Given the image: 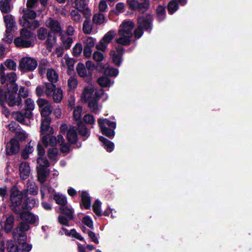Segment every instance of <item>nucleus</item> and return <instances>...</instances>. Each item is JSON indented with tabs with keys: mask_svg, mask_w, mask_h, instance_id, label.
<instances>
[{
	"mask_svg": "<svg viewBox=\"0 0 252 252\" xmlns=\"http://www.w3.org/2000/svg\"><path fill=\"white\" fill-rule=\"evenodd\" d=\"M10 200L12 210L16 213H20L23 210H30L36 205V200L28 197L23 191L17 187H13L10 190Z\"/></svg>",
	"mask_w": 252,
	"mask_h": 252,
	"instance_id": "f257e3e1",
	"label": "nucleus"
},
{
	"mask_svg": "<svg viewBox=\"0 0 252 252\" xmlns=\"http://www.w3.org/2000/svg\"><path fill=\"white\" fill-rule=\"evenodd\" d=\"M50 120L45 118L41 122V133L45 134L42 137V141L45 146L50 145L54 146L58 143H62L64 141V138L62 135H59L57 137L52 135L54 133V129L50 126Z\"/></svg>",
	"mask_w": 252,
	"mask_h": 252,
	"instance_id": "f03ea898",
	"label": "nucleus"
},
{
	"mask_svg": "<svg viewBox=\"0 0 252 252\" xmlns=\"http://www.w3.org/2000/svg\"><path fill=\"white\" fill-rule=\"evenodd\" d=\"M134 24L129 20H126L120 25L118 31V36L116 39V42L124 46L129 44L132 36V31Z\"/></svg>",
	"mask_w": 252,
	"mask_h": 252,
	"instance_id": "7ed1b4c3",
	"label": "nucleus"
},
{
	"mask_svg": "<svg viewBox=\"0 0 252 252\" xmlns=\"http://www.w3.org/2000/svg\"><path fill=\"white\" fill-rule=\"evenodd\" d=\"M17 91H14L13 89L8 87L7 92L5 94L1 88H0V103L1 105L4 107V100L9 106L15 105L19 106L21 104V99L17 93Z\"/></svg>",
	"mask_w": 252,
	"mask_h": 252,
	"instance_id": "20e7f679",
	"label": "nucleus"
},
{
	"mask_svg": "<svg viewBox=\"0 0 252 252\" xmlns=\"http://www.w3.org/2000/svg\"><path fill=\"white\" fill-rule=\"evenodd\" d=\"M35 36L33 33L26 29L20 31V36L14 39V43L17 47L29 48L34 45Z\"/></svg>",
	"mask_w": 252,
	"mask_h": 252,
	"instance_id": "39448f33",
	"label": "nucleus"
},
{
	"mask_svg": "<svg viewBox=\"0 0 252 252\" xmlns=\"http://www.w3.org/2000/svg\"><path fill=\"white\" fill-rule=\"evenodd\" d=\"M37 170L38 180L41 184L40 188L41 198L43 199L47 192L53 193L55 190L52 188L49 187L44 184V182L46 181V178L49 174V170L43 167H37Z\"/></svg>",
	"mask_w": 252,
	"mask_h": 252,
	"instance_id": "423d86ee",
	"label": "nucleus"
},
{
	"mask_svg": "<svg viewBox=\"0 0 252 252\" xmlns=\"http://www.w3.org/2000/svg\"><path fill=\"white\" fill-rule=\"evenodd\" d=\"M5 67L3 64L0 65V81L2 84L6 83L7 87L13 89L14 91H18V86L15 83L17 79L16 74L15 72L7 73L6 76L4 73Z\"/></svg>",
	"mask_w": 252,
	"mask_h": 252,
	"instance_id": "0eeeda50",
	"label": "nucleus"
},
{
	"mask_svg": "<svg viewBox=\"0 0 252 252\" xmlns=\"http://www.w3.org/2000/svg\"><path fill=\"white\" fill-rule=\"evenodd\" d=\"M152 16L151 15L140 17L138 19V27L134 32L135 37L137 38H140L143 34V29L151 32L152 30Z\"/></svg>",
	"mask_w": 252,
	"mask_h": 252,
	"instance_id": "6e6552de",
	"label": "nucleus"
},
{
	"mask_svg": "<svg viewBox=\"0 0 252 252\" xmlns=\"http://www.w3.org/2000/svg\"><path fill=\"white\" fill-rule=\"evenodd\" d=\"M36 16V13L32 10H28L20 20L21 25L26 28L35 29L39 26L37 21L33 20Z\"/></svg>",
	"mask_w": 252,
	"mask_h": 252,
	"instance_id": "1a4fd4ad",
	"label": "nucleus"
},
{
	"mask_svg": "<svg viewBox=\"0 0 252 252\" xmlns=\"http://www.w3.org/2000/svg\"><path fill=\"white\" fill-rule=\"evenodd\" d=\"M44 92L48 97H51L56 102H60L63 99V93L61 89L56 88L54 84L46 83Z\"/></svg>",
	"mask_w": 252,
	"mask_h": 252,
	"instance_id": "9d476101",
	"label": "nucleus"
},
{
	"mask_svg": "<svg viewBox=\"0 0 252 252\" xmlns=\"http://www.w3.org/2000/svg\"><path fill=\"white\" fill-rule=\"evenodd\" d=\"M97 121L102 133L110 138L113 137L115 134L114 130L106 127V126H108L110 127L115 128L116 126L115 122H111L107 119L102 118H99Z\"/></svg>",
	"mask_w": 252,
	"mask_h": 252,
	"instance_id": "9b49d317",
	"label": "nucleus"
},
{
	"mask_svg": "<svg viewBox=\"0 0 252 252\" xmlns=\"http://www.w3.org/2000/svg\"><path fill=\"white\" fill-rule=\"evenodd\" d=\"M37 65L36 61L34 59L29 57L22 58L19 62L20 69L25 72L34 70Z\"/></svg>",
	"mask_w": 252,
	"mask_h": 252,
	"instance_id": "f8f14e48",
	"label": "nucleus"
},
{
	"mask_svg": "<svg viewBox=\"0 0 252 252\" xmlns=\"http://www.w3.org/2000/svg\"><path fill=\"white\" fill-rule=\"evenodd\" d=\"M4 22L6 27L5 37L3 40L7 42L11 43L13 39V35L11 32L14 28L15 23L12 15H7L4 16Z\"/></svg>",
	"mask_w": 252,
	"mask_h": 252,
	"instance_id": "ddd939ff",
	"label": "nucleus"
},
{
	"mask_svg": "<svg viewBox=\"0 0 252 252\" xmlns=\"http://www.w3.org/2000/svg\"><path fill=\"white\" fill-rule=\"evenodd\" d=\"M116 32L114 31H110L107 32L103 36V38L96 45L97 49L104 51L107 47L108 44L114 38Z\"/></svg>",
	"mask_w": 252,
	"mask_h": 252,
	"instance_id": "4468645a",
	"label": "nucleus"
},
{
	"mask_svg": "<svg viewBox=\"0 0 252 252\" xmlns=\"http://www.w3.org/2000/svg\"><path fill=\"white\" fill-rule=\"evenodd\" d=\"M45 25L50 30V32L61 35L63 29L59 21L52 18H48L45 21Z\"/></svg>",
	"mask_w": 252,
	"mask_h": 252,
	"instance_id": "2eb2a0df",
	"label": "nucleus"
},
{
	"mask_svg": "<svg viewBox=\"0 0 252 252\" xmlns=\"http://www.w3.org/2000/svg\"><path fill=\"white\" fill-rule=\"evenodd\" d=\"M127 3L130 8L138 10L144 12L149 7V0H144V2H139L137 0H127Z\"/></svg>",
	"mask_w": 252,
	"mask_h": 252,
	"instance_id": "dca6fc26",
	"label": "nucleus"
},
{
	"mask_svg": "<svg viewBox=\"0 0 252 252\" xmlns=\"http://www.w3.org/2000/svg\"><path fill=\"white\" fill-rule=\"evenodd\" d=\"M76 71L78 75L86 79L87 82H90L92 80V75L88 71L85 65L81 63H79L76 66Z\"/></svg>",
	"mask_w": 252,
	"mask_h": 252,
	"instance_id": "f3484780",
	"label": "nucleus"
},
{
	"mask_svg": "<svg viewBox=\"0 0 252 252\" xmlns=\"http://www.w3.org/2000/svg\"><path fill=\"white\" fill-rule=\"evenodd\" d=\"M19 149V143L15 138L11 139L6 144V152L9 155H12L18 153Z\"/></svg>",
	"mask_w": 252,
	"mask_h": 252,
	"instance_id": "a211bd4d",
	"label": "nucleus"
},
{
	"mask_svg": "<svg viewBox=\"0 0 252 252\" xmlns=\"http://www.w3.org/2000/svg\"><path fill=\"white\" fill-rule=\"evenodd\" d=\"M28 210H23L20 213V214L21 219L23 221H25L28 223L33 224L36 220V217L32 213H30L28 211Z\"/></svg>",
	"mask_w": 252,
	"mask_h": 252,
	"instance_id": "6ab92c4d",
	"label": "nucleus"
},
{
	"mask_svg": "<svg viewBox=\"0 0 252 252\" xmlns=\"http://www.w3.org/2000/svg\"><path fill=\"white\" fill-rule=\"evenodd\" d=\"M124 48L122 46L117 48V51H112L110 56L112 57L113 63L117 65L120 66L122 63V55L123 54Z\"/></svg>",
	"mask_w": 252,
	"mask_h": 252,
	"instance_id": "aec40b11",
	"label": "nucleus"
},
{
	"mask_svg": "<svg viewBox=\"0 0 252 252\" xmlns=\"http://www.w3.org/2000/svg\"><path fill=\"white\" fill-rule=\"evenodd\" d=\"M74 63V60L70 58L67 55H65L61 60L62 65L68 69L67 73L68 74H70L73 70Z\"/></svg>",
	"mask_w": 252,
	"mask_h": 252,
	"instance_id": "412c9836",
	"label": "nucleus"
},
{
	"mask_svg": "<svg viewBox=\"0 0 252 252\" xmlns=\"http://www.w3.org/2000/svg\"><path fill=\"white\" fill-rule=\"evenodd\" d=\"M14 220V217L12 215H10L6 218L4 221L0 222L1 227L6 232L8 233L11 231L13 227Z\"/></svg>",
	"mask_w": 252,
	"mask_h": 252,
	"instance_id": "4be33fe9",
	"label": "nucleus"
},
{
	"mask_svg": "<svg viewBox=\"0 0 252 252\" xmlns=\"http://www.w3.org/2000/svg\"><path fill=\"white\" fill-rule=\"evenodd\" d=\"M23 191L27 196V194L36 195L38 193V187L34 182H29Z\"/></svg>",
	"mask_w": 252,
	"mask_h": 252,
	"instance_id": "5701e85b",
	"label": "nucleus"
},
{
	"mask_svg": "<svg viewBox=\"0 0 252 252\" xmlns=\"http://www.w3.org/2000/svg\"><path fill=\"white\" fill-rule=\"evenodd\" d=\"M97 66L101 68V71L104 72L106 75L116 77L118 75L119 71L117 69L110 67L107 64L103 65L102 63H98Z\"/></svg>",
	"mask_w": 252,
	"mask_h": 252,
	"instance_id": "b1692460",
	"label": "nucleus"
},
{
	"mask_svg": "<svg viewBox=\"0 0 252 252\" xmlns=\"http://www.w3.org/2000/svg\"><path fill=\"white\" fill-rule=\"evenodd\" d=\"M94 92V87L92 85L86 86L83 89L81 95V99L82 101L86 102L88 100H91Z\"/></svg>",
	"mask_w": 252,
	"mask_h": 252,
	"instance_id": "393cba45",
	"label": "nucleus"
},
{
	"mask_svg": "<svg viewBox=\"0 0 252 252\" xmlns=\"http://www.w3.org/2000/svg\"><path fill=\"white\" fill-rule=\"evenodd\" d=\"M30 167L26 162H22L19 166L20 177L22 179H27L30 173Z\"/></svg>",
	"mask_w": 252,
	"mask_h": 252,
	"instance_id": "a878e982",
	"label": "nucleus"
},
{
	"mask_svg": "<svg viewBox=\"0 0 252 252\" xmlns=\"http://www.w3.org/2000/svg\"><path fill=\"white\" fill-rule=\"evenodd\" d=\"M25 116L28 119L32 117V111L34 109V101L31 98H27L25 102Z\"/></svg>",
	"mask_w": 252,
	"mask_h": 252,
	"instance_id": "bb28decb",
	"label": "nucleus"
},
{
	"mask_svg": "<svg viewBox=\"0 0 252 252\" xmlns=\"http://www.w3.org/2000/svg\"><path fill=\"white\" fill-rule=\"evenodd\" d=\"M60 212L64 216L68 217L69 219H73V209L71 206L68 205L60 206L59 208Z\"/></svg>",
	"mask_w": 252,
	"mask_h": 252,
	"instance_id": "cd10ccee",
	"label": "nucleus"
},
{
	"mask_svg": "<svg viewBox=\"0 0 252 252\" xmlns=\"http://www.w3.org/2000/svg\"><path fill=\"white\" fill-rule=\"evenodd\" d=\"M60 233H61L62 234H65L68 236H71L72 237L75 238L81 241L84 239L83 237L79 233L77 232L74 229H72L68 231L65 228H62V230L60 231Z\"/></svg>",
	"mask_w": 252,
	"mask_h": 252,
	"instance_id": "c85d7f7f",
	"label": "nucleus"
},
{
	"mask_svg": "<svg viewBox=\"0 0 252 252\" xmlns=\"http://www.w3.org/2000/svg\"><path fill=\"white\" fill-rule=\"evenodd\" d=\"M46 76L48 80L52 82L51 84L56 83L59 79V75L58 73L52 68H49L47 69Z\"/></svg>",
	"mask_w": 252,
	"mask_h": 252,
	"instance_id": "c756f323",
	"label": "nucleus"
},
{
	"mask_svg": "<svg viewBox=\"0 0 252 252\" xmlns=\"http://www.w3.org/2000/svg\"><path fill=\"white\" fill-rule=\"evenodd\" d=\"M6 245L7 252H22L21 248L15 245L14 242L11 240L7 241Z\"/></svg>",
	"mask_w": 252,
	"mask_h": 252,
	"instance_id": "7c9ffc66",
	"label": "nucleus"
},
{
	"mask_svg": "<svg viewBox=\"0 0 252 252\" xmlns=\"http://www.w3.org/2000/svg\"><path fill=\"white\" fill-rule=\"evenodd\" d=\"M82 206L85 209H89L91 206V199L87 192L82 191L81 193Z\"/></svg>",
	"mask_w": 252,
	"mask_h": 252,
	"instance_id": "2f4dec72",
	"label": "nucleus"
},
{
	"mask_svg": "<svg viewBox=\"0 0 252 252\" xmlns=\"http://www.w3.org/2000/svg\"><path fill=\"white\" fill-rule=\"evenodd\" d=\"M67 138L68 141L74 144L77 142V135L76 130L74 127L69 128L67 133Z\"/></svg>",
	"mask_w": 252,
	"mask_h": 252,
	"instance_id": "473e14b6",
	"label": "nucleus"
},
{
	"mask_svg": "<svg viewBox=\"0 0 252 252\" xmlns=\"http://www.w3.org/2000/svg\"><path fill=\"white\" fill-rule=\"evenodd\" d=\"M88 107L90 111L95 114L98 113L100 111V108L98 106V101L93 98L90 100Z\"/></svg>",
	"mask_w": 252,
	"mask_h": 252,
	"instance_id": "72a5a7b5",
	"label": "nucleus"
},
{
	"mask_svg": "<svg viewBox=\"0 0 252 252\" xmlns=\"http://www.w3.org/2000/svg\"><path fill=\"white\" fill-rule=\"evenodd\" d=\"M99 140L103 143L104 148L106 150L107 152H112L114 148V144L112 142L107 140L104 137L100 136Z\"/></svg>",
	"mask_w": 252,
	"mask_h": 252,
	"instance_id": "f704fd0d",
	"label": "nucleus"
},
{
	"mask_svg": "<svg viewBox=\"0 0 252 252\" xmlns=\"http://www.w3.org/2000/svg\"><path fill=\"white\" fill-rule=\"evenodd\" d=\"M54 199L56 202L61 206L66 205L67 200L66 197L59 193H56L54 196Z\"/></svg>",
	"mask_w": 252,
	"mask_h": 252,
	"instance_id": "c9c22d12",
	"label": "nucleus"
},
{
	"mask_svg": "<svg viewBox=\"0 0 252 252\" xmlns=\"http://www.w3.org/2000/svg\"><path fill=\"white\" fill-rule=\"evenodd\" d=\"M78 81L74 76H70L67 80V89L69 91H74L77 87Z\"/></svg>",
	"mask_w": 252,
	"mask_h": 252,
	"instance_id": "e433bc0d",
	"label": "nucleus"
},
{
	"mask_svg": "<svg viewBox=\"0 0 252 252\" xmlns=\"http://www.w3.org/2000/svg\"><path fill=\"white\" fill-rule=\"evenodd\" d=\"M61 40L63 43V46L66 49H69L72 43L73 39L72 38L67 35H61Z\"/></svg>",
	"mask_w": 252,
	"mask_h": 252,
	"instance_id": "4c0bfd02",
	"label": "nucleus"
},
{
	"mask_svg": "<svg viewBox=\"0 0 252 252\" xmlns=\"http://www.w3.org/2000/svg\"><path fill=\"white\" fill-rule=\"evenodd\" d=\"M101 97L103 99V101H106L108 98L107 94L104 93V90L102 89L96 90L95 92L94 95L93 99L98 101Z\"/></svg>",
	"mask_w": 252,
	"mask_h": 252,
	"instance_id": "58836bf2",
	"label": "nucleus"
},
{
	"mask_svg": "<svg viewBox=\"0 0 252 252\" xmlns=\"http://www.w3.org/2000/svg\"><path fill=\"white\" fill-rule=\"evenodd\" d=\"M56 34L51 32L49 33L46 40L48 48H52L56 44L57 41Z\"/></svg>",
	"mask_w": 252,
	"mask_h": 252,
	"instance_id": "ea45409f",
	"label": "nucleus"
},
{
	"mask_svg": "<svg viewBox=\"0 0 252 252\" xmlns=\"http://www.w3.org/2000/svg\"><path fill=\"white\" fill-rule=\"evenodd\" d=\"M98 83L102 87H110L114 83V81H111L107 77L102 76L98 78Z\"/></svg>",
	"mask_w": 252,
	"mask_h": 252,
	"instance_id": "a19ab883",
	"label": "nucleus"
},
{
	"mask_svg": "<svg viewBox=\"0 0 252 252\" xmlns=\"http://www.w3.org/2000/svg\"><path fill=\"white\" fill-rule=\"evenodd\" d=\"M0 10L1 12L4 13H9L11 10V7L9 3V1L5 0L4 1L3 0H0Z\"/></svg>",
	"mask_w": 252,
	"mask_h": 252,
	"instance_id": "79ce46f5",
	"label": "nucleus"
},
{
	"mask_svg": "<svg viewBox=\"0 0 252 252\" xmlns=\"http://www.w3.org/2000/svg\"><path fill=\"white\" fill-rule=\"evenodd\" d=\"M12 116L15 120L21 124H25V118H28L26 117L25 113L23 114L21 112H14Z\"/></svg>",
	"mask_w": 252,
	"mask_h": 252,
	"instance_id": "37998d69",
	"label": "nucleus"
},
{
	"mask_svg": "<svg viewBox=\"0 0 252 252\" xmlns=\"http://www.w3.org/2000/svg\"><path fill=\"white\" fill-rule=\"evenodd\" d=\"M85 47L93 48L96 42V39L90 36H86L83 40Z\"/></svg>",
	"mask_w": 252,
	"mask_h": 252,
	"instance_id": "c03bdc74",
	"label": "nucleus"
},
{
	"mask_svg": "<svg viewBox=\"0 0 252 252\" xmlns=\"http://www.w3.org/2000/svg\"><path fill=\"white\" fill-rule=\"evenodd\" d=\"M58 156V151L56 148H50L48 151V157L52 160H56Z\"/></svg>",
	"mask_w": 252,
	"mask_h": 252,
	"instance_id": "a18cd8bd",
	"label": "nucleus"
},
{
	"mask_svg": "<svg viewBox=\"0 0 252 252\" xmlns=\"http://www.w3.org/2000/svg\"><path fill=\"white\" fill-rule=\"evenodd\" d=\"M93 20L96 24H102L105 22V17L103 14L97 13L94 15Z\"/></svg>",
	"mask_w": 252,
	"mask_h": 252,
	"instance_id": "49530a36",
	"label": "nucleus"
},
{
	"mask_svg": "<svg viewBox=\"0 0 252 252\" xmlns=\"http://www.w3.org/2000/svg\"><path fill=\"white\" fill-rule=\"evenodd\" d=\"M33 146L31 145L30 143H29L22 153V157L24 159L28 158L29 154L32 153L33 151Z\"/></svg>",
	"mask_w": 252,
	"mask_h": 252,
	"instance_id": "de8ad7c7",
	"label": "nucleus"
},
{
	"mask_svg": "<svg viewBox=\"0 0 252 252\" xmlns=\"http://www.w3.org/2000/svg\"><path fill=\"white\" fill-rule=\"evenodd\" d=\"M41 115L42 117H44L45 118L42 120H44L45 118H48L50 120L49 118L47 117L51 114L52 112V107L49 104L42 108L40 109Z\"/></svg>",
	"mask_w": 252,
	"mask_h": 252,
	"instance_id": "09e8293b",
	"label": "nucleus"
},
{
	"mask_svg": "<svg viewBox=\"0 0 252 252\" xmlns=\"http://www.w3.org/2000/svg\"><path fill=\"white\" fill-rule=\"evenodd\" d=\"M73 219H69L68 217L63 215H60L58 217V220L60 224L64 226H70V221Z\"/></svg>",
	"mask_w": 252,
	"mask_h": 252,
	"instance_id": "8fccbe9b",
	"label": "nucleus"
},
{
	"mask_svg": "<svg viewBox=\"0 0 252 252\" xmlns=\"http://www.w3.org/2000/svg\"><path fill=\"white\" fill-rule=\"evenodd\" d=\"M157 14L159 21L163 20L165 17V11L164 7L159 5L157 8Z\"/></svg>",
	"mask_w": 252,
	"mask_h": 252,
	"instance_id": "3c124183",
	"label": "nucleus"
},
{
	"mask_svg": "<svg viewBox=\"0 0 252 252\" xmlns=\"http://www.w3.org/2000/svg\"><path fill=\"white\" fill-rule=\"evenodd\" d=\"M13 233L14 237L17 239L19 244L24 243L26 240L27 236L25 232H17V235L16 234V231H14Z\"/></svg>",
	"mask_w": 252,
	"mask_h": 252,
	"instance_id": "603ef678",
	"label": "nucleus"
},
{
	"mask_svg": "<svg viewBox=\"0 0 252 252\" xmlns=\"http://www.w3.org/2000/svg\"><path fill=\"white\" fill-rule=\"evenodd\" d=\"M83 31L85 33L89 34L92 31V25L89 20H86L84 22Z\"/></svg>",
	"mask_w": 252,
	"mask_h": 252,
	"instance_id": "864d4df0",
	"label": "nucleus"
},
{
	"mask_svg": "<svg viewBox=\"0 0 252 252\" xmlns=\"http://www.w3.org/2000/svg\"><path fill=\"white\" fill-rule=\"evenodd\" d=\"M176 0H171L168 4V10L169 13L171 14L174 13L178 8Z\"/></svg>",
	"mask_w": 252,
	"mask_h": 252,
	"instance_id": "5fc2aeb1",
	"label": "nucleus"
},
{
	"mask_svg": "<svg viewBox=\"0 0 252 252\" xmlns=\"http://www.w3.org/2000/svg\"><path fill=\"white\" fill-rule=\"evenodd\" d=\"M93 211L95 214L98 216H101V202L98 200H96L93 206Z\"/></svg>",
	"mask_w": 252,
	"mask_h": 252,
	"instance_id": "6e6d98bb",
	"label": "nucleus"
},
{
	"mask_svg": "<svg viewBox=\"0 0 252 252\" xmlns=\"http://www.w3.org/2000/svg\"><path fill=\"white\" fill-rule=\"evenodd\" d=\"M83 121L87 125H92L94 124L95 118L92 114H88L84 116Z\"/></svg>",
	"mask_w": 252,
	"mask_h": 252,
	"instance_id": "4d7b16f0",
	"label": "nucleus"
},
{
	"mask_svg": "<svg viewBox=\"0 0 252 252\" xmlns=\"http://www.w3.org/2000/svg\"><path fill=\"white\" fill-rule=\"evenodd\" d=\"M82 107L80 106H76L73 111V118L75 120L78 121L80 119L82 115Z\"/></svg>",
	"mask_w": 252,
	"mask_h": 252,
	"instance_id": "13d9d810",
	"label": "nucleus"
},
{
	"mask_svg": "<svg viewBox=\"0 0 252 252\" xmlns=\"http://www.w3.org/2000/svg\"><path fill=\"white\" fill-rule=\"evenodd\" d=\"M47 30L43 27L40 28L37 31V37L40 40H44L47 37Z\"/></svg>",
	"mask_w": 252,
	"mask_h": 252,
	"instance_id": "bf43d9fd",
	"label": "nucleus"
},
{
	"mask_svg": "<svg viewBox=\"0 0 252 252\" xmlns=\"http://www.w3.org/2000/svg\"><path fill=\"white\" fill-rule=\"evenodd\" d=\"M5 66L10 70H15L17 67L16 63L11 59H7L4 62Z\"/></svg>",
	"mask_w": 252,
	"mask_h": 252,
	"instance_id": "052dcab7",
	"label": "nucleus"
},
{
	"mask_svg": "<svg viewBox=\"0 0 252 252\" xmlns=\"http://www.w3.org/2000/svg\"><path fill=\"white\" fill-rule=\"evenodd\" d=\"M82 51V46L81 43H78L75 44L72 49V54L74 56H79Z\"/></svg>",
	"mask_w": 252,
	"mask_h": 252,
	"instance_id": "680f3d73",
	"label": "nucleus"
},
{
	"mask_svg": "<svg viewBox=\"0 0 252 252\" xmlns=\"http://www.w3.org/2000/svg\"><path fill=\"white\" fill-rule=\"evenodd\" d=\"M37 162L39 164V167H48L49 166V162L45 157L44 156L38 157L37 159Z\"/></svg>",
	"mask_w": 252,
	"mask_h": 252,
	"instance_id": "e2e57ef3",
	"label": "nucleus"
},
{
	"mask_svg": "<svg viewBox=\"0 0 252 252\" xmlns=\"http://www.w3.org/2000/svg\"><path fill=\"white\" fill-rule=\"evenodd\" d=\"M28 223L26 222L25 221L21 222L19 225L18 228L16 229L17 232H23L28 230L30 229V226Z\"/></svg>",
	"mask_w": 252,
	"mask_h": 252,
	"instance_id": "0e129e2a",
	"label": "nucleus"
},
{
	"mask_svg": "<svg viewBox=\"0 0 252 252\" xmlns=\"http://www.w3.org/2000/svg\"><path fill=\"white\" fill-rule=\"evenodd\" d=\"M70 15L72 19L76 22H79L81 20V16L77 10H72Z\"/></svg>",
	"mask_w": 252,
	"mask_h": 252,
	"instance_id": "69168bd1",
	"label": "nucleus"
},
{
	"mask_svg": "<svg viewBox=\"0 0 252 252\" xmlns=\"http://www.w3.org/2000/svg\"><path fill=\"white\" fill-rule=\"evenodd\" d=\"M28 134L24 130L18 131L16 133V137L20 140H25L28 137Z\"/></svg>",
	"mask_w": 252,
	"mask_h": 252,
	"instance_id": "338daca9",
	"label": "nucleus"
},
{
	"mask_svg": "<svg viewBox=\"0 0 252 252\" xmlns=\"http://www.w3.org/2000/svg\"><path fill=\"white\" fill-rule=\"evenodd\" d=\"M86 0H76L75 6L77 9L79 10L83 9L86 7Z\"/></svg>",
	"mask_w": 252,
	"mask_h": 252,
	"instance_id": "774afa93",
	"label": "nucleus"
}]
</instances>
